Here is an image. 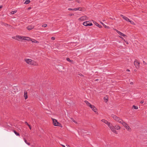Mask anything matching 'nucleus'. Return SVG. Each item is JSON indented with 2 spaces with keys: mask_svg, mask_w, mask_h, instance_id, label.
Masks as SVG:
<instances>
[{
  "mask_svg": "<svg viewBox=\"0 0 147 147\" xmlns=\"http://www.w3.org/2000/svg\"><path fill=\"white\" fill-rule=\"evenodd\" d=\"M24 61L28 65L34 66H37L38 65V63L31 59L25 58L24 59Z\"/></svg>",
  "mask_w": 147,
  "mask_h": 147,
  "instance_id": "1",
  "label": "nucleus"
},
{
  "mask_svg": "<svg viewBox=\"0 0 147 147\" xmlns=\"http://www.w3.org/2000/svg\"><path fill=\"white\" fill-rule=\"evenodd\" d=\"M111 117L116 121L118 122L121 124L124 122L122 119H121L120 118L117 117L116 115H111Z\"/></svg>",
  "mask_w": 147,
  "mask_h": 147,
  "instance_id": "2",
  "label": "nucleus"
},
{
  "mask_svg": "<svg viewBox=\"0 0 147 147\" xmlns=\"http://www.w3.org/2000/svg\"><path fill=\"white\" fill-rule=\"evenodd\" d=\"M12 38L18 41L24 40V36L18 35L12 37Z\"/></svg>",
  "mask_w": 147,
  "mask_h": 147,
  "instance_id": "3",
  "label": "nucleus"
},
{
  "mask_svg": "<svg viewBox=\"0 0 147 147\" xmlns=\"http://www.w3.org/2000/svg\"><path fill=\"white\" fill-rule=\"evenodd\" d=\"M122 124L127 131L130 132L132 131L131 128L124 121Z\"/></svg>",
  "mask_w": 147,
  "mask_h": 147,
  "instance_id": "4",
  "label": "nucleus"
},
{
  "mask_svg": "<svg viewBox=\"0 0 147 147\" xmlns=\"http://www.w3.org/2000/svg\"><path fill=\"white\" fill-rule=\"evenodd\" d=\"M53 125L55 126H59L61 127H62V125L59 123L57 121V120L55 119L52 118Z\"/></svg>",
  "mask_w": 147,
  "mask_h": 147,
  "instance_id": "5",
  "label": "nucleus"
},
{
  "mask_svg": "<svg viewBox=\"0 0 147 147\" xmlns=\"http://www.w3.org/2000/svg\"><path fill=\"white\" fill-rule=\"evenodd\" d=\"M88 18L86 16H84L80 17L78 19V20L80 22L88 20Z\"/></svg>",
  "mask_w": 147,
  "mask_h": 147,
  "instance_id": "6",
  "label": "nucleus"
},
{
  "mask_svg": "<svg viewBox=\"0 0 147 147\" xmlns=\"http://www.w3.org/2000/svg\"><path fill=\"white\" fill-rule=\"evenodd\" d=\"M113 127H114V131H115H115H112L115 134H118L117 132L116 131V130H119L121 129L120 127L118 125H115L114 126H113Z\"/></svg>",
  "mask_w": 147,
  "mask_h": 147,
  "instance_id": "7",
  "label": "nucleus"
},
{
  "mask_svg": "<svg viewBox=\"0 0 147 147\" xmlns=\"http://www.w3.org/2000/svg\"><path fill=\"white\" fill-rule=\"evenodd\" d=\"M83 25L85 26H92L93 24L90 21H86L83 23Z\"/></svg>",
  "mask_w": 147,
  "mask_h": 147,
  "instance_id": "8",
  "label": "nucleus"
},
{
  "mask_svg": "<svg viewBox=\"0 0 147 147\" xmlns=\"http://www.w3.org/2000/svg\"><path fill=\"white\" fill-rule=\"evenodd\" d=\"M90 107L94 112L97 115L98 114V113L97 112V109L94 105H92Z\"/></svg>",
  "mask_w": 147,
  "mask_h": 147,
  "instance_id": "9",
  "label": "nucleus"
},
{
  "mask_svg": "<svg viewBox=\"0 0 147 147\" xmlns=\"http://www.w3.org/2000/svg\"><path fill=\"white\" fill-rule=\"evenodd\" d=\"M74 11H76L79 10L80 11H85V8L84 7H78L77 8L73 9Z\"/></svg>",
  "mask_w": 147,
  "mask_h": 147,
  "instance_id": "10",
  "label": "nucleus"
},
{
  "mask_svg": "<svg viewBox=\"0 0 147 147\" xmlns=\"http://www.w3.org/2000/svg\"><path fill=\"white\" fill-rule=\"evenodd\" d=\"M134 64L135 65L137 69H138L140 67V63L138 61V60L136 59L134 62Z\"/></svg>",
  "mask_w": 147,
  "mask_h": 147,
  "instance_id": "11",
  "label": "nucleus"
},
{
  "mask_svg": "<svg viewBox=\"0 0 147 147\" xmlns=\"http://www.w3.org/2000/svg\"><path fill=\"white\" fill-rule=\"evenodd\" d=\"M107 125L108 127L110 128L112 131L115 132V131L114 130L113 126L112 124H111L110 122H108Z\"/></svg>",
  "mask_w": 147,
  "mask_h": 147,
  "instance_id": "12",
  "label": "nucleus"
},
{
  "mask_svg": "<svg viewBox=\"0 0 147 147\" xmlns=\"http://www.w3.org/2000/svg\"><path fill=\"white\" fill-rule=\"evenodd\" d=\"M113 29L115 30L116 31V32L121 36H122L123 37H125V36H126L123 33L121 32H120L119 31H118V30H116V29L114 28Z\"/></svg>",
  "mask_w": 147,
  "mask_h": 147,
  "instance_id": "13",
  "label": "nucleus"
},
{
  "mask_svg": "<svg viewBox=\"0 0 147 147\" xmlns=\"http://www.w3.org/2000/svg\"><path fill=\"white\" fill-rule=\"evenodd\" d=\"M120 16L122 17L123 19L126 20L128 22L129 21V19L127 17L123 16L122 15H121Z\"/></svg>",
  "mask_w": 147,
  "mask_h": 147,
  "instance_id": "14",
  "label": "nucleus"
},
{
  "mask_svg": "<svg viewBox=\"0 0 147 147\" xmlns=\"http://www.w3.org/2000/svg\"><path fill=\"white\" fill-rule=\"evenodd\" d=\"M93 22V23L94 24L96 25L98 27L100 28H102V26L100 25L99 24L97 23L96 22L92 20Z\"/></svg>",
  "mask_w": 147,
  "mask_h": 147,
  "instance_id": "15",
  "label": "nucleus"
},
{
  "mask_svg": "<svg viewBox=\"0 0 147 147\" xmlns=\"http://www.w3.org/2000/svg\"><path fill=\"white\" fill-rule=\"evenodd\" d=\"M24 97L25 100H26L28 98L27 92L25 90L24 92Z\"/></svg>",
  "mask_w": 147,
  "mask_h": 147,
  "instance_id": "16",
  "label": "nucleus"
},
{
  "mask_svg": "<svg viewBox=\"0 0 147 147\" xmlns=\"http://www.w3.org/2000/svg\"><path fill=\"white\" fill-rule=\"evenodd\" d=\"M34 28V26H33L32 25H30L27 27V29L29 30H32Z\"/></svg>",
  "mask_w": 147,
  "mask_h": 147,
  "instance_id": "17",
  "label": "nucleus"
},
{
  "mask_svg": "<svg viewBox=\"0 0 147 147\" xmlns=\"http://www.w3.org/2000/svg\"><path fill=\"white\" fill-rule=\"evenodd\" d=\"M30 41H31L32 42V43H39V41L36 40L35 39H32L31 38V39L30 40Z\"/></svg>",
  "mask_w": 147,
  "mask_h": 147,
  "instance_id": "18",
  "label": "nucleus"
},
{
  "mask_svg": "<svg viewBox=\"0 0 147 147\" xmlns=\"http://www.w3.org/2000/svg\"><path fill=\"white\" fill-rule=\"evenodd\" d=\"M31 38L26 36H24V40L30 41Z\"/></svg>",
  "mask_w": 147,
  "mask_h": 147,
  "instance_id": "19",
  "label": "nucleus"
},
{
  "mask_svg": "<svg viewBox=\"0 0 147 147\" xmlns=\"http://www.w3.org/2000/svg\"><path fill=\"white\" fill-rule=\"evenodd\" d=\"M84 102L87 105L90 107H91V106L92 105L89 103L88 102L87 100H85L84 101Z\"/></svg>",
  "mask_w": 147,
  "mask_h": 147,
  "instance_id": "20",
  "label": "nucleus"
},
{
  "mask_svg": "<svg viewBox=\"0 0 147 147\" xmlns=\"http://www.w3.org/2000/svg\"><path fill=\"white\" fill-rule=\"evenodd\" d=\"M101 121L105 123V124H107V123L109 122L107 120L105 119H102L101 120Z\"/></svg>",
  "mask_w": 147,
  "mask_h": 147,
  "instance_id": "21",
  "label": "nucleus"
},
{
  "mask_svg": "<svg viewBox=\"0 0 147 147\" xmlns=\"http://www.w3.org/2000/svg\"><path fill=\"white\" fill-rule=\"evenodd\" d=\"M132 108L134 109H138V106H136L135 105H133L132 106Z\"/></svg>",
  "mask_w": 147,
  "mask_h": 147,
  "instance_id": "22",
  "label": "nucleus"
},
{
  "mask_svg": "<svg viewBox=\"0 0 147 147\" xmlns=\"http://www.w3.org/2000/svg\"><path fill=\"white\" fill-rule=\"evenodd\" d=\"M30 0H26L25 2L24 3L25 4H28L30 3Z\"/></svg>",
  "mask_w": 147,
  "mask_h": 147,
  "instance_id": "23",
  "label": "nucleus"
},
{
  "mask_svg": "<svg viewBox=\"0 0 147 147\" xmlns=\"http://www.w3.org/2000/svg\"><path fill=\"white\" fill-rule=\"evenodd\" d=\"M13 132H14V133L17 136H20V134L19 133H17L16 131L15 130H13Z\"/></svg>",
  "mask_w": 147,
  "mask_h": 147,
  "instance_id": "24",
  "label": "nucleus"
},
{
  "mask_svg": "<svg viewBox=\"0 0 147 147\" xmlns=\"http://www.w3.org/2000/svg\"><path fill=\"white\" fill-rule=\"evenodd\" d=\"M128 22H129L131 23V24L132 25H135V23L133 21L130 20H129V21Z\"/></svg>",
  "mask_w": 147,
  "mask_h": 147,
  "instance_id": "25",
  "label": "nucleus"
},
{
  "mask_svg": "<svg viewBox=\"0 0 147 147\" xmlns=\"http://www.w3.org/2000/svg\"><path fill=\"white\" fill-rule=\"evenodd\" d=\"M17 12V10H15L14 11H12L10 13L11 14H14L15 13H16Z\"/></svg>",
  "mask_w": 147,
  "mask_h": 147,
  "instance_id": "26",
  "label": "nucleus"
},
{
  "mask_svg": "<svg viewBox=\"0 0 147 147\" xmlns=\"http://www.w3.org/2000/svg\"><path fill=\"white\" fill-rule=\"evenodd\" d=\"M66 60L69 62H72L73 61L72 60H70L69 58H67Z\"/></svg>",
  "mask_w": 147,
  "mask_h": 147,
  "instance_id": "27",
  "label": "nucleus"
},
{
  "mask_svg": "<svg viewBox=\"0 0 147 147\" xmlns=\"http://www.w3.org/2000/svg\"><path fill=\"white\" fill-rule=\"evenodd\" d=\"M104 26L105 28H108V29L110 28V27L109 26H107L105 24L104 25Z\"/></svg>",
  "mask_w": 147,
  "mask_h": 147,
  "instance_id": "28",
  "label": "nucleus"
},
{
  "mask_svg": "<svg viewBox=\"0 0 147 147\" xmlns=\"http://www.w3.org/2000/svg\"><path fill=\"white\" fill-rule=\"evenodd\" d=\"M71 119H72V120L73 122H74V123H75L76 124L78 123L73 118H71Z\"/></svg>",
  "mask_w": 147,
  "mask_h": 147,
  "instance_id": "29",
  "label": "nucleus"
},
{
  "mask_svg": "<svg viewBox=\"0 0 147 147\" xmlns=\"http://www.w3.org/2000/svg\"><path fill=\"white\" fill-rule=\"evenodd\" d=\"M47 24H44L42 26V27H46L47 26Z\"/></svg>",
  "mask_w": 147,
  "mask_h": 147,
  "instance_id": "30",
  "label": "nucleus"
},
{
  "mask_svg": "<svg viewBox=\"0 0 147 147\" xmlns=\"http://www.w3.org/2000/svg\"><path fill=\"white\" fill-rule=\"evenodd\" d=\"M74 15V14L73 13H70L69 14V16H72Z\"/></svg>",
  "mask_w": 147,
  "mask_h": 147,
  "instance_id": "31",
  "label": "nucleus"
},
{
  "mask_svg": "<svg viewBox=\"0 0 147 147\" xmlns=\"http://www.w3.org/2000/svg\"><path fill=\"white\" fill-rule=\"evenodd\" d=\"M51 39L52 40H55V37H52L51 38Z\"/></svg>",
  "mask_w": 147,
  "mask_h": 147,
  "instance_id": "32",
  "label": "nucleus"
},
{
  "mask_svg": "<svg viewBox=\"0 0 147 147\" xmlns=\"http://www.w3.org/2000/svg\"><path fill=\"white\" fill-rule=\"evenodd\" d=\"M73 9H72L71 8H69L68 9V10H69V11H71V10H73L74 11V10H73Z\"/></svg>",
  "mask_w": 147,
  "mask_h": 147,
  "instance_id": "33",
  "label": "nucleus"
},
{
  "mask_svg": "<svg viewBox=\"0 0 147 147\" xmlns=\"http://www.w3.org/2000/svg\"><path fill=\"white\" fill-rule=\"evenodd\" d=\"M78 74L80 76H84L82 74L80 73L79 74Z\"/></svg>",
  "mask_w": 147,
  "mask_h": 147,
  "instance_id": "34",
  "label": "nucleus"
},
{
  "mask_svg": "<svg viewBox=\"0 0 147 147\" xmlns=\"http://www.w3.org/2000/svg\"><path fill=\"white\" fill-rule=\"evenodd\" d=\"M24 140L26 144V143H27V141L26 140L25 138H24Z\"/></svg>",
  "mask_w": 147,
  "mask_h": 147,
  "instance_id": "35",
  "label": "nucleus"
},
{
  "mask_svg": "<svg viewBox=\"0 0 147 147\" xmlns=\"http://www.w3.org/2000/svg\"><path fill=\"white\" fill-rule=\"evenodd\" d=\"M4 25L5 26H10V25H8V24H5Z\"/></svg>",
  "mask_w": 147,
  "mask_h": 147,
  "instance_id": "36",
  "label": "nucleus"
},
{
  "mask_svg": "<svg viewBox=\"0 0 147 147\" xmlns=\"http://www.w3.org/2000/svg\"><path fill=\"white\" fill-rule=\"evenodd\" d=\"M124 40L125 41V42H126L127 44L128 45L129 44L128 42L126 41H125V40L124 39Z\"/></svg>",
  "mask_w": 147,
  "mask_h": 147,
  "instance_id": "37",
  "label": "nucleus"
},
{
  "mask_svg": "<svg viewBox=\"0 0 147 147\" xmlns=\"http://www.w3.org/2000/svg\"><path fill=\"white\" fill-rule=\"evenodd\" d=\"M28 126L29 127L30 129H31V127L30 125H28Z\"/></svg>",
  "mask_w": 147,
  "mask_h": 147,
  "instance_id": "38",
  "label": "nucleus"
},
{
  "mask_svg": "<svg viewBox=\"0 0 147 147\" xmlns=\"http://www.w3.org/2000/svg\"><path fill=\"white\" fill-rule=\"evenodd\" d=\"M144 101L143 100H142V101H141L140 102V103H141V104H142L144 103Z\"/></svg>",
  "mask_w": 147,
  "mask_h": 147,
  "instance_id": "39",
  "label": "nucleus"
},
{
  "mask_svg": "<svg viewBox=\"0 0 147 147\" xmlns=\"http://www.w3.org/2000/svg\"><path fill=\"white\" fill-rule=\"evenodd\" d=\"M25 123L27 125H29V124L28 123L26 122H25Z\"/></svg>",
  "mask_w": 147,
  "mask_h": 147,
  "instance_id": "40",
  "label": "nucleus"
},
{
  "mask_svg": "<svg viewBox=\"0 0 147 147\" xmlns=\"http://www.w3.org/2000/svg\"><path fill=\"white\" fill-rule=\"evenodd\" d=\"M61 146H62L63 147H65V146L64 145H61ZM68 147H70V146H68Z\"/></svg>",
  "mask_w": 147,
  "mask_h": 147,
  "instance_id": "41",
  "label": "nucleus"
},
{
  "mask_svg": "<svg viewBox=\"0 0 147 147\" xmlns=\"http://www.w3.org/2000/svg\"><path fill=\"white\" fill-rule=\"evenodd\" d=\"M104 99L105 100H107V101H108V98H104Z\"/></svg>",
  "mask_w": 147,
  "mask_h": 147,
  "instance_id": "42",
  "label": "nucleus"
},
{
  "mask_svg": "<svg viewBox=\"0 0 147 147\" xmlns=\"http://www.w3.org/2000/svg\"><path fill=\"white\" fill-rule=\"evenodd\" d=\"M26 144H28V145H30V143H28V142L26 143Z\"/></svg>",
  "mask_w": 147,
  "mask_h": 147,
  "instance_id": "43",
  "label": "nucleus"
},
{
  "mask_svg": "<svg viewBox=\"0 0 147 147\" xmlns=\"http://www.w3.org/2000/svg\"><path fill=\"white\" fill-rule=\"evenodd\" d=\"M101 23L102 24L103 26H104V25H105V24L103 23L102 22H101Z\"/></svg>",
  "mask_w": 147,
  "mask_h": 147,
  "instance_id": "44",
  "label": "nucleus"
},
{
  "mask_svg": "<svg viewBox=\"0 0 147 147\" xmlns=\"http://www.w3.org/2000/svg\"><path fill=\"white\" fill-rule=\"evenodd\" d=\"M130 84H133V82H131L130 83Z\"/></svg>",
  "mask_w": 147,
  "mask_h": 147,
  "instance_id": "45",
  "label": "nucleus"
},
{
  "mask_svg": "<svg viewBox=\"0 0 147 147\" xmlns=\"http://www.w3.org/2000/svg\"><path fill=\"white\" fill-rule=\"evenodd\" d=\"M31 7H29L28 8V10H29V9H31Z\"/></svg>",
  "mask_w": 147,
  "mask_h": 147,
  "instance_id": "46",
  "label": "nucleus"
},
{
  "mask_svg": "<svg viewBox=\"0 0 147 147\" xmlns=\"http://www.w3.org/2000/svg\"><path fill=\"white\" fill-rule=\"evenodd\" d=\"M127 71H130V70H129V69H127Z\"/></svg>",
  "mask_w": 147,
  "mask_h": 147,
  "instance_id": "47",
  "label": "nucleus"
},
{
  "mask_svg": "<svg viewBox=\"0 0 147 147\" xmlns=\"http://www.w3.org/2000/svg\"><path fill=\"white\" fill-rule=\"evenodd\" d=\"M2 7H3L2 6H0V9Z\"/></svg>",
  "mask_w": 147,
  "mask_h": 147,
  "instance_id": "48",
  "label": "nucleus"
},
{
  "mask_svg": "<svg viewBox=\"0 0 147 147\" xmlns=\"http://www.w3.org/2000/svg\"><path fill=\"white\" fill-rule=\"evenodd\" d=\"M119 37H120V38H122V39H123V37H120V36H119Z\"/></svg>",
  "mask_w": 147,
  "mask_h": 147,
  "instance_id": "49",
  "label": "nucleus"
},
{
  "mask_svg": "<svg viewBox=\"0 0 147 147\" xmlns=\"http://www.w3.org/2000/svg\"><path fill=\"white\" fill-rule=\"evenodd\" d=\"M98 80V79H96L95 80V81H97Z\"/></svg>",
  "mask_w": 147,
  "mask_h": 147,
  "instance_id": "50",
  "label": "nucleus"
},
{
  "mask_svg": "<svg viewBox=\"0 0 147 147\" xmlns=\"http://www.w3.org/2000/svg\"><path fill=\"white\" fill-rule=\"evenodd\" d=\"M134 71H135V72H136L137 70L136 69H134Z\"/></svg>",
  "mask_w": 147,
  "mask_h": 147,
  "instance_id": "51",
  "label": "nucleus"
}]
</instances>
